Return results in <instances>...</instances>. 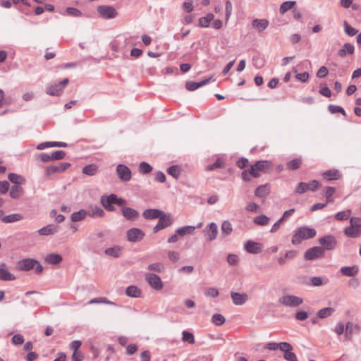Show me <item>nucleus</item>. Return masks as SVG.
Wrapping results in <instances>:
<instances>
[{"instance_id":"1","label":"nucleus","mask_w":361,"mask_h":361,"mask_svg":"<svg viewBox=\"0 0 361 361\" xmlns=\"http://www.w3.org/2000/svg\"><path fill=\"white\" fill-rule=\"evenodd\" d=\"M316 235L317 231L315 229L307 226H301L295 230L291 243L293 245H298L302 240L313 238Z\"/></svg>"},{"instance_id":"2","label":"nucleus","mask_w":361,"mask_h":361,"mask_svg":"<svg viewBox=\"0 0 361 361\" xmlns=\"http://www.w3.org/2000/svg\"><path fill=\"white\" fill-rule=\"evenodd\" d=\"M102 205L108 211L112 212L115 209L112 204H116L118 206L124 205L126 204V201L123 199L118 197L115 194H111L110 195H103L100 200Z\"/></svg>"},{"instance_id":"3","label":"nucleus","mask_w":361,"mask_h":361,"mask_svg":"<svg viewBox=\"0 0 361 361\" xmlns=\"http://www.w3.org/2000/svg\"><path fill=\"white\" fill-rule=\"evenodd\" d=\"M279 302L288 307H296L303 303V299L294 295H284L279 298Z\"/></svg>"},{"instance_id":"4","label":"nucleus","mask_w":361,"mask_h":361,"mask_svg":"<svg viewBox=\"0 0 361 361\" xmlns=\"http://www.w3.org/2000/svg\"><path fill=\"white\" fill-rule=\"evenodd\" d=\"M145 279L150 286V287L156 290H160L164 287V283L160 276L154 273H145Z\"/></svg>"},{"instance_id":"5","label":"nucleus","mask_w":361,"mask_h":361,"mask_svg":"<svg viewBox=\"0 0 361 361\" xmlns=\"http://www.w3.org/2000/svg\"><path fill=\"white\" fill-rule=\"evenodd\" d=\"M68 79L65 78L57 84L48 86L46 92L48 94L51 96H59L63 92V89L68 85Z\"/></svg>"},{"instance_id":"6","label":"nucleus","mask_w":361,"mask_h":361,"mask_svg":"<svg viewBox=\"0 0 361 361\" xmlns=\"http://www.w3.org/2000/svg\"><path fill=\"white\" fill-rule=\"evenodd\" d=\"M97 10L99 16L105 19L114 18L118 16V12L111 6H99Z\"/></svg>"},{"instance_id":"7","label":"nucleus","mask_w":361,"mask_h":361,"mask_svg":"<svg viewBox=\"0 0 361 361\" xmlns=\"http://www.w3.org/2000/svg\"><path fill=\"white\" fill-rule=\"evenodd\" d=\"M33 270L37 274H39L43 271V267L41 264L33 259H24V271Z\"/></svg>"},{"instance_id":"8","label":"nucleus","mask_w":361,"mask_h":361,"mask_svg":"<svg viewBox=\"0 0 361 361\" xmlns=\"http://www.w3.org/2000/svg\"><path fill=\"white\" fill-rule=\"evenodd\" d=\"M159 219L158 223L153 228L154 233H157L159 231L169 226L173 221L171 215L166 213Z\"/></svg>"},{"instance_id":"9","label":"nucleus","mask_w":361,"mask_h":361,"mask_svg":"<svg viewBox=\"0 0 361 361\" xmlns=\"http://www.w3.org/2000/svg\"><path fill=\"white\" fill-rule=\"evenodd\" d=\"M145 233L140 228H133L127 231V240L131 243L140 241L143 239Z\"/></svg>"},{"instance_id":"10","label":"nucleus","mask_w":361,"mask_h":361,"mask_svg":"<svg viewBox=\"0 0 361 361\" xmlns=\"http://www.w3.org/2000/svg\"><path fill=\"white\" fill-rule=\"evenodd\" d=\"M203 233L207 240L212 241L215 240L218 234V226L216 223L212 222L208 224L204 229Z\"/></svg>"},{"instance_id":"11","label":"nucleus","mask_w":361,"mask_h":361,"mask_svg":"<svg viewBox=\"0 0 361 361\" xmlns=\"http://www.w3.org/2000/svg\"><path fill=\"white\" fill-rule=\"evenodd\" d=\"M319 244L323 247V250H331L336 245V238L333 235H326L319 239Z\"/></svg>"},{"instance_id":"12","label":"nucleus","mask_w":361,"mask_h":361,"mask_svg":"<svg viewBox=\"0 0 361 361\" xmlns=\"http://www.w3.org/2000/svg\"><path fill=\"white\" fill-rule=\"evenodd\" d=\"M116 173L118 178L122 181H129L131 178L132 174L130 169L124 164H120L116 167Z\"/></svg>"},{"instance_id":"13","label":"nucleus","mask_w":361,"mask_h":361,"mask_svg":"<svg viewBox=\"0 0 361 361\" xmlns=\"http://www.w3.org/2000/svg\"><path fill=\"white\" fill-rule=\"evenodd\" d=\"M69 166V163H60L57 165L49 166L45 169V174L51 176L54 173H60L66 171Z\"/></svg>"},{"instance_id":"14","label":"nucleus","mask_w":361,"mask_h":361,"mask_svg":"<svg viewBox=\"0 0 361 361\" xmlns=\"http://www.w3.org/2000/svg\"><path fill=\"white\" fill-rule=\"evenodd\" d=\"M324 250L321 247L315 246L308 249L304 254V258L307 260H313L322 257Z\"/></svg>"},{"instance_id":"15","label":"nucleus","mask_w":361,"mask_h":361,"mask_svg":"<svg viewBox=\"0 0 361 361\" xmlns=\"http://www.w3.org/2000/svg\"><path fill=\"white\" fill-rule=\"evenodd\" d=\"M244 248L250 254H258L262 251V245L252 240H247L244 244Z\"/></svg>"},{"instance_id":"16","label":"nucleus","mask_w":361,"mask_h":361,"mask_svg":"<svg viewBox=\"0 0 361 361\" xmlns=\"http://www.w3.org/2000/svg\"><path fill=\"white\" fill-rule=\"evenodd\" d=\"M121 212L124 218L128 221H135L139 217V212L131 207H123Z\"/></svg>"},{"instance_id":"17","label":"nucleus","mask_w":361,"mask_h":361,"mask_svg":"<svg viewBox=\"0 0 361 361\" xmlns=\"http://www.w3.org/2000/svg\"><path fill=\"white\" fill-rule=\"evenodd\" d=\"M231 297L233 304L235 305H243L248 300V295L245 293H240L237 292H231Z\"/></svg>"},{"instance_id":"18","label":"nucleus","mask_w":361,"mask_h":361,"mask_svg":"<svg viewBox=\"0 0 361 361\" xmlns=\"http://www.w3.org/2000/svg\"><path fill=\"white\" fill-rule=\"evenodd\" d=\"M164 214L165 212L158 209H147L143 212L142 216L145 219H155L160 218Z\"/></svg>"},{"instance_id":"19","label":"nucleus","mask_w":361,"mask_h":361,"mask_svg":"<svg viewBox=\"0 0 361 361\" xmlns=\"http://www.w3.org/2000/svg\"><path fill=\"white\" fill-rule=\"evenodd\" d=\"M87 216L94 217V216H103L104 212L102 208L97 205H90L87 209H84Z\"/></svg>"},{"instance_id":"20","label":"nucleus","mask_w":361,"mask_h":361,"mask_svg":"<svg viewBox=\"0 0 361 361\" xmlns=\"http://www.w3.org/2000/svg\"><path fill=\"white\" fill-rule=\"evenodd\" d=\"M15 279L16 276L7 270L6 264L1 263L0 264V280L10 281Z\"/></svg>"},{"instance_id":"21","label":"nucleus","mask_w":361,"mask_h":361,"mask_svg":"<svg viewBox=\"0 0 361 361\" xmlns=\"http://www.w3.org/2000/svg\"><path fill=\"white\" fill-rule=\"evenodd\" d=\"M344 233L349 238H357L361 235V226H349L345 228Z\"/></svg>"},{"instance_id":"22","label":"nucleus","mask_w":361,"mask_h":361,"mask_svg":"<svg viewBox=\"0 0 361 361\" xmlns=\"http://www.w3.org/2000/svg\"><path fill=\"white\" fill-rule=\"evenodd\" d=\"M123 249V247L120 245H115L114 247L105 249L104 253L107 256L114 258H118L121 255Z\"/></svg>"},{"instance_id":"23","label":"nucleus","mask_w":361,"mask_h":361,"mask_svg":"<svg viewBox=\"0 0 361 361\" xmlns=\"http://www.w3.org/2000/svg\"><path fill=\"white\" fill-rule=\"evenodd\" d=\"M252 26L259 32H261L267 28L269 21L266 19H254L252 22Z\"/></svg>"},{"instance_id":"24","label":"nucleus","mask_w":361,"mask_h":361,"mask_svg":"<svg viewBox=\"0 0 361 361\" xmlns=\"http://www.w3.org/2000/svg\"><path fill=\"white\" fill-rule=\"evenodd\" d=\"M211 78L203 80L200 82L188 81L185 83V87L188 91H194L197 88L207 85L209 82Z\"/></svg>"},{"instance_id":"25","label":"nucleus","mask_w":361,"mask_h":361,"mask_svg":"<svg viewBox=\"0 0 361 361\" xmlns=\"http://www.w3.org/2000/svg\"><path fill=\"white\" fill-rule=\"evenodd\" d=\"M341 273L348 277H353L357 274L359 268L357 266L354 265L352 267H342L340 269Z\"/></svg>"},{"instance_id":"26","label":"nucleus","mask_w":361,"mask_h":361,"mask_svg":"<svg viewBox=\"0 0 361 361\" xmlns=\"http://www.w3.org/2000/svg\"><path fill=\"white\" fill-rule=\"evenodd\" d=\"M59 226L54 224L47 225L38 231V233L42 235H53L57 233Z\"/></svg>"},{"instance_id":"27","label":"nucleus","mask_w":361,"mask_h":361,"mask_svg":"<svg viewBox=\"0 0 361 361\" xmlns=\"http://www.w3.org/2000/svg\"><path fill=\"white\" fill-rule=\"evenodd\" d=\"M196 229L195 226H185L180 227L176 229V233L179 234L180 237H183L187 235H192Z\"/></svg>"},{"instance_id":"28","label":"nucleus","mask_w":361,"mask_h":361,"mask_svg":"<svg viewBox=\"0 0 361 361\" xmlns=\"http://www.w3.org/2000/svg\"><path fill=\"white\" fill-rule=\"evenodd\" d=\"M270 187L269 185H262L257 187L255 191V195L259 197H264L269 193Z\"/></svg>"},{"instance_id":"29","label":"nucleus","mask_w":361,"mask_h":361,"mask_svg":"<svg viewBox=\"0 0 361 361\" xmlns=\"http://www.w3.org/2000/svg\"><path fill=\"white\" fill-rule=\"evenodd\" d=\"M355 47L353 44L349 43L344 44L342 49L338 51V55L341 57H345L347 54H353L354 53Z\"/></svg>"},{"instance_id":"30","label":"nucleus","mask_w":361,"mask_h":361,"mask_svg":"<svg viewBox=\"0 0 361 361\" xmlns=\"http://www.w3.org/2000/svg\"><path fill=\"white\" fill-rule=\"evenodd\" d=\"M147 269L155 273H162L165 270V266L161 262H154L147 266Z\"/></svg>"},{"instance_id":"31","label":"nucleus","mask_w":361,"mask_h":361,"mask_svg":"<svg viewBox=\"0 0 361 361\" xmlns=\"http://www.w3.org/2000/svg\"><path fill=\"white\" fill-rule=\"evenodd\" d=\"M87 217L85 210L84 209L78 212H73L71 216V220L73 222H78L83 221Z\"/></svg>"},{"instance_id":"32","label":"nucleus","mask_w":361,"mask_h":361,"mask_svg":"<svg viewBox=\"0 0 361 361\" xmlns=\"http://www.w3.org/2000/svg\"><path fill=\"white\" fill-rule=\"evenodd\" d=\"M322 176L328 180H338L340 178V173L338 170H329L324 172Z\"/></svg>"},{"instance_id":"33","label":"nucleus","mask_w":361,"mask_h":361,"mask_svg":"<svg viewBox=\"0 0 361 361\" xmlns=\"http://www.w3.org/2000/svg\"><path fill=\"white\" fill-rule=\"evenodd\" d=\"M45 261L51 264H57L62 261V257L59 254H49L45 257Z\"/></svg>"},{"instance_id":"34","label":"nucleus","mask_w":361,"mask_h":361,"mask_svg":"<svg viewBox=\"0 0 361 361\" xmlns=\"http://www.w3.org/2000/svg\"><path fill=\"white\" fill-rule=\"evenodd\" d=\"M126 293L131 298H138L141 294V290L135 286H128L126 290Z\"/></svg>"},{"instance_id":"35","label":"nucleus","mask_w":361,"mask_h":361,"mask_svg":"<svg viewBox=\"0 0 361 361\" xmlns=\"http://www.w3.org/2000/svg\"><path fill=\"white\" fill-rule=\"evenodd\" d=\"M295 4H296V1H285L281 4L280 8H279V12L281 14H284L288 11L292 9Z\"/></svg>"},{"instance_id":"36","label":"nucleus","mask_w":361,"mask_h":361,"mask_svg":"<svg viewBox=\"0 0 361 361\" xmlns=\"http://www.w3.org/2000/svg\"><path fill=\"white\" fill-rule=\"evenodd\" d=\"M334 311V309L332 307H325L317 312V317L320 319H324L331 316Z\"/></svg>"},{"instance_id":"37","label":"nucleus","mask_w":361,"mask_h":361,"mask_svg":"<svg viewBox=\"0 0 361 361\" xmlns=\"http://www.w3.org/2000/svg\"><path fill=\"white\" fill-rule=\"evenodd\" d=\"M269 218L265 214H261L254 218V224L259 226H266L269 224Z\"/></svg>"},{"instance_id":"38","label":"nucleus","mask_w":361,"mask_h":361,"mask_svg":"<svg viewBox=\"0 0 361 361\" xmlns=\"http://www.w3.org/2000/svg\"><path fill=\"white\" fill-rule=\"evenodd\" d=\"M221 229L222 235H228L231 234L233 231L232 224L228 221H224Z\"/></svg>"},{"instance_id":"39","label":"nucleus","mask_w":361,"mask_h":361,"mask_svg":"<svg viewBox=\"0 0 361 361\" xmlns=\"http://www.w3.org/2000/svg\"><path fill=\"white\" fill-rule=\"evenodd\" d=\"M21 219V215L19 214H12L7 216H4L1 219L2 222L8 224L13 223Z\"/></svg>"},{"instance_id":"40","label":"nucleus","mask_w":361,"mask_h":361,"mask_svg":"<svg viewBox=\"0 0 361 361\" xmlns=\"http://www.w3.org/2000/svg\"><path fill=\"white\" fill-rule=\"evenodd\" d=\"M311 285L312 286H321L324 284H326L328 283V279L325 278L323 279L319 276H313L310 278Z\"/></svg>"},{"instance_id":"41","label":"nucleus","mask_w":361,"mask_h":361,"mask_svg":"<svg viewBox=\"0 0 361 361\" xmlns=\"http://www.w3.org/2000/svg\"><path fill=\"white\" fill-rule=\"evenodd\" d=\"M167 173L176 179H178L180 176V170L178 166L174 165L167 169Z\"/></svg>"},{"instance_id":"42","label":"nucleus","mask_w":361,"mask_h":361,"mask_svg":"<svg viewBox=\"0 0 361 361\" xmlns=\"http://www.w3.org/2000/svg\"><path fill=\"white\" fill-rule=\"evenodd\" d=\"M214 18V15L212 13L208 14L205 17H202L199 19V25L202 27H207L209 23Z\"/></svg>"},{"instance_id":"43","label":"nucleus","mask_w":361,"mask_h":361,"mask_svg":"<svg viewBox=\"0 0 361 361\" xmlns=\"http://www.w3.org/2000/svg\"><path fill=\"white\" fill-rule=\"evenodd\" d=\"M270 166H271L270 162L268 161H265V160L258 161H256V163L255 164V166L257 167V169L259 171H266L267 169L270 168Z\"/></svg>"},{"instance_id":"44","label":"nucleus","mask_w":361,"mask_h":361,"mask_svg":"<svg viewBox=\"0 0 361 361\" xmlns=\"http://www.w3.org/2000/svg\"><path fill=\"white\" fill-rule=\"evenodd\" d=\"M97 171V167L94 164H90L87 165L83 167L82 169V173L88 175V176H93L96 173Z\"/></svg>"},{"instance_id":"45","label":"nucleus","mask_w":361,"mask_h":361,"mask_svg":"<svg viewBox=\"0 0 361 361\" xmlns=\"http://www.w3.org/2000/svg\"><path fill=\"white\" fill-rule=\"evenodd\" d=\"M352 212L350 209H347L345 211L339 212L335 215V218L338 221H343L349 219Z\"/></svg>"},{"instance_id":"46","label":"nucleus","mask_w":361,"mask_h":361,"mask_svg":"<svg viewBox=\"0 0 361 361\" xmlns=\"http://www.w3.org/2000/svg\"><path fill=\"white\" fill-rule=\"evenodd\" d=\"M212 322L216 326H221L225 323L226 319L221 314H214L212 317Z\"/></svg>"},{"instance_id":"47","label":"nucleus","mask_w":361,"mask_h":361,"mask_svg":"<svg viewBox=\"0 0 361 361\" xmlns=\"http://www.w3.org/2000/svg\"><path fill=\"white\" fill-rule=\"evenodd\" d=\"M152 171V167L147 162L142 161L139 165V171L142 174H147Z\"/></svg>"},{"instance_id":"48","label":"nucleus","mask_w":361,"mask_h":361,"mask_svg":"<svg viewBox=\"0 0 361 361\" xmlns=\"http://www.w3.org/2000/svg\"><path fill=\"white\" fill-rule=\"evenodd\" d=\"M8 178L9 180L15 183V185H20L23 183V178L16 173H10Z\"/></svg>"},{"instance_id":"49","label":"nucleus","mask_w":361,"mask_h":361,"mask_svg":"<svg viewBox=\"0 0 361 361\" xmlns=\"http://www.w3.org/2000/svg\"><path fill=\"white\" fill-rule=\"evenodd\" d=\"M89 304H99V303H104L111 305H116L115 302L110 301L107 300L105 298H94L89 301Z\"/></svg>"},{"instance_id":"50","label":"nucleus","mask_w":361,"mask_h":361,"mask_svg":"<svg viewBox=\"0 0 361 361\" xmlns=\"http://www.w3.org/2000/svg\"><path fill=\"white\" fill-rule=\"evenodd\" d=\"M182 334H183V337H182L183 341L188 342L190 344H192L195 343V338L192 333H190L188 331H183Z\"/></svg>"},{"instance_id":"51","label":"nucleus","mask_w":361,"mask_h":361,"mask_svg":"<svg viewBox=\"0 0 361 361\" xmlns=\"http://www.w3.org/2000/svg\"><path fill=\"white\" fill-rule=\"evenodd\" d=\"M20 192L21 188L19 185H14L10 190V196L13 199L18 198L20 197Z\"/></svg>"},{"instance_id":"52","label":"nucleus","mask_w":361,"mask_h":361,"mask_svg":"<svg viewBox=\"0 0 361 361\" xmlns=\"http://www.w3.org/2000/svg\"><path fill=\"white\" fill-rule=\"evenodd\" d=\"M204 295L207 297L216 298L219 296V292L217 288L214 287H209L205 289Z\"/></svg>"},{"instance_id":"53","label":"nucleus","mask_w":361,"mask_h":361,"mask_svg":"<svg viewBox=\"0 0 361 361\" xmlns=\"http://www.w3.org/2000/svg\"><path fill=\"white\" fill-rule=\"evenodd\" d=\"M66 156V153L63 150H56L51 154V161H57L63 159Z\"/></svg>"},{"instance_id":"54","label":"nucleus","mask_w":361,"mask_h":361,"mask_svg":"<svg viewBox=\"0 0 361 361\" xmlns=\"http://www.w3.org/2000/svg\"><path fill=\"white\" fill-rule=\"evenodd\" d=\"M344 30L345 32L350 37H353L357 33V30L350 26L347 22L344 23Z\"/></svg>"},{"instance_id":"55","label":"nucleus","mask_w":361,"mask_h":361,"mask_svg":"<svg viewBox=\"0 0 361 361\" xmlns=\"http://www.w3.org/2000/svg\"><path fill=\"white\" fill-rule=\"evenodd\" d=\"M66 11L68 16L74 17H80L82 16V12L79 9L74 7H68Z\"/></svg>"},{"instance_id":"56","label":"nucleus","mask_w":361,"mask_h":361,"mask_svg":"<svg viewBox=\"0 0 361 361\" xmlns=\"http://www.w3.org/2000/svg\"><path fill=\"white\" fill-rule=\"evenodd\" d=\"M308 186L307 183L300 182L295 188V192L298 194L305 193L308 190Z\"/></svg>"},{"instance_id":"57","label":"nucleus","mask_w":361,"mask_h":361,"mask_svg":"<svg viewBox=\"0 0 361 361\" xmlns=\"http://www.w3.org/2000/svg\"><path fill=\"white\" fill-rule=\"evenodd\" d=\"M300 159H296L288 162L287 166L290 170H295L300 167Z\"/></svg>"},{"instance_id":"58","label":"nucleus","mask_w":361,"mask_h":361,"mask_svg":"<svg viewBox=\"0 0 361 361\" xmlns=\"http://www.w3.org/2000/svg\"><path fill=\"white\" fill-rule=\"evenodd\" d=\"M328 108L331 114L341 113L343 115H345V110L340 106L331 104Z\"/></svg>"},{"instance_id":"59","label":"nucleus","mask_w":361,"mask_h":361,"mask_svg":"<svg viewBox=\"0 0 361 361\" xmlns=\"http://www.w3.org/2000/svg\"><path fill=\"white\" fill-rule=\"evenodd\" d=\"M226 261L230 265L234 266L238 264L239 258L235 254H229L227 256Z\"/></svg>"},{"instance_id":"60","label":"nucleus","mask_w":361,"mask_h":361,"mask_svg":"<svg viewBox=\"0 0 361 361\" xmlns=\"http://www.w3.org/2000/svg\"><path fill=\"white\" fill-rule=\"evenodd\" d=\"M279 348L280 350L283 352L284 353L288 351H291L293 350L292 345L287 342H281L279 343Z\"/></svg>"},{"instance_id":"61","label":"nucleus","mask_w":361,"mask_h":361,"mask_svg":"<svg viewBox=\"0 0 361 361\" xmlns=\"http://www.w3.org/2000/svg\"><path fill=\"white\" fill-rule=\"evenodd\" d=\"M168 257L173 262L178 261L180 258V253L176 251H169Z\"/></svg>"},{"instance_id":"62","label":"nucleus","mask_w":361,"mask_h":361,"mask_svg":"<svg viewBox=\"0 0 361 361\" xmlns=\"http://www.w3.org/2000/svg\"><path fill=\"white\" fill-rule=\"evenodd\" d=\"M225 10H226V20H228V18H230V16H231L232 11H233V6H232V3L231 1H227L226 2Z\"/></svg>"},{"instance_id":"63","label":"nucleus","mask_w":361,"mask_h":361,"mask_svg":"<svg viewBox=\"0 0 361 361\" xmlns=\"http://www.w3.org/2000/svg\"><path fill=\"white\" fill-rule=\"evenodd\" d=\"M9 190V183L7 180L0 181V194H6Z\"/></svg>"},{"instance_id":"64","label":"nucleus","mask_w":361,"mask_h":361,"mask_svg":"<svg viewBox=\"0 0 361 361\" xmlns=\"http://www.w3.org/2000/svg\"><path fill=\"white\" fill-rule=\"evenodd\" d=\"M283 357L288 361H298L295 354L291 351L286 352Z\"/></svg>"}]
</instances>
